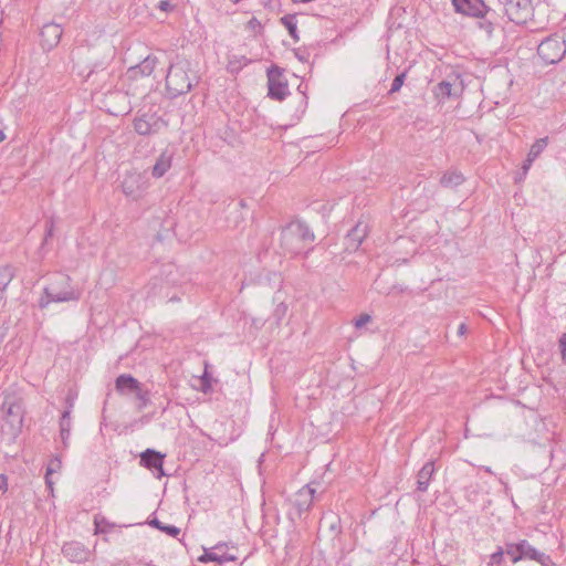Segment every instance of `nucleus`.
Instances as JSON below:
<instances>
[{
  "instance_id": "nucleus-1",
  "label": "nucleus",
  "mask_w": 566,
  "mask_h": 566,
  "mask_svg": "<svg viewBox=\"0 0 566 566\" xmlns=\"http://www.w3.org/2000/svg\"><path fill=\"white\" fill-rule=\"evenodd\" d=\"M315 234L306 222L295 219L284 226L281 230V248L284 253L291 256L301 253L307 254L313 250Z\"/></svg>"
},
{
  "instance_id": "nucleus-2",
  "label": "nucleus",
  "mask_w": 566,
  "mask_h": 566,
  "mask_svg": "<svg viewBox=\"0 0 566 566\" xmlns=\"http://www.w3.org/2000/svg\"><path fill=\"white\" fill-rule=\"evenodd\" d=\"M80 295V291L71 285V277L69 275L56 273L44 287L43 295L39 300V306L44 308L51 302L77 301Z\"/></svg>"
},
{
  "instance_id": "nucleus-3",
  "label": "nucleus",
  "mask_w": 566,
  "mask_h": 566,
  "mask_svg": "<svg viewBox=\"0 0 566 566\" xmlns=\"http://www.w3.org/2000/svg\"><path fill=\"white\" fill-rule=\"evenodd\" d=\"M189 65L187 60L178 56L175 62L170 63L166 75V88L170 97L175 98L191 90L192 83L188 76Z\"/></svg>"
},
{
  "instance_id": "nucleus-4",
  "label": "nucleus",
  "mask_w": 566,
  "mask_h": 566,
  "mask_svg": "<svg viewBox=\"0 0 566 566\" xmlns=\"http://www.w3.org/2000/svg\"><path fill=\"white\" fill-rule=\"evenodd\" d=\"M507 19L516 24H525L533 15L531 0H497Z\"/></svg>"
},
{
  "instance_id": "nucleus-5",
  "label": "nucleus",
  "mask_w": 566,
  "mask_h": 566,
  "mask_svg": "<svg viewBox=\"0 0 566 566\" xmlns=\"http://www.w3.org/2000/svg\"><path fill=\"white\" fill-rule=\"evenodd\" d=\"M537 54L547 64H556L566 54V41L557 34L547 36L537 46Z\"/></svg>"
},
{
  "instance_id": "nucleus-6",
  "label": "nucleus",
  "mask_w": 566,
  "mask_h": 566,
  "mask_svg": "<svg viewBox=\"0 0 566 566\" xmlns=\"http://www.w3.org/2000/svg\"><path fill=\"white\" fill-rule=\"evenodd\" d=\"M120 187L126 197L132 200H138L147 191L149 182L145 174L132 170L124 175Z\"/></svg>"
},
{
  "instance_id": "nucleus-7",
  "label": "nucleus",
  "mask_w": 566,
  "mask_h": 566,
  "mask_svg": "<svg viewBox=\"0 0 566 566\" xmlns=\"http://www.w3.org/2000/svg\"><path fill=\"white\" fill-rule=\"evenodd\" d=\"M1 412L6 423L10 426L12 434H17L23 423V411L19 399L6 394L1 403Z\"/></svg>"
},
{
  "instance_id": "nucleus-8",
  "label": "nucleus",
  "mask_w": 566,
  "mask_h": 566,
  "mask_svg": "<svg viewBox=\"0 0 566 566\" xmlns=\"http://www.w3.org/2000/svg\"><path fill=\"white\" fill-rule=\"evenodd\" d=\"M268 96L275 101H283L289 94L287 81L283 76V69L273 64L268 69Z\"/></svg>"
},
{
  "instance_id": "nucleus-9",
  "label": "nucleus",
  "mask_w": 566,
  "mask_h": 566,
  "mask_svg": "<svg viewBox=\"0 0 566 566\" xmlns=\"http://www.w3.org/2000/svg\"><path fill=\"white\" fill-rule=\"evenodd\" d=\"M134 129L138 135L149 136L157 134L166 123L157 113H143L135 117Z\"/></svg>"
},
{
  "instance_id": "nucleus-10",
  "label": "nucleus",
  "mask_w": 566,
  "mask_h": 566,
  "mask_svg": "<svg viewBox=\"0 0 566 566\" xmlns=\"http://www.w3.org/2000/svg\"><path fill=\"white\" fill-rule=\"evenodd\" d=\"M369 230L370 227L366 220H358L344 238L345 251L349 253L356 252L368 235Z\"/></svg>"
},
{
  "instance_id": "nucleus-11",
  "label": "nucleus",
  "mask_w": 566,
  "mask_h": 566,
  "mask_svg": "<svg viewBox=\"0 0 566 566\" xmlns=\"http://www.w3.org/2000/svg\"><path fill=\"white\" fill-rule=\"evenodd\" d=\"M455 12L469 17H480L489 12V7L483 0H452Z\"/></svg>"
},
{
  "instance_id": "nucleus-12",
  "label": "nucleus",
  "mask_w": 566,
  "mask_h": 566,
  "mask_svg": "<svg viewBox=\"0 0 566 566\" xmlns=\"http://www.w3.org/2000/svg\"><path fill=\"white\" fill-rule=\"evenodd\" d=\"M62 33L63 30L60 24L53 22L44 24L40 31L43 50L50 51L55 48L61 40Z\"/></svg>"
},
{
  "instance_id": "nucleus-13",
  "label": "nucleus",
  "mask_w": 566,
  "mask_h": 566,
  "mask_svg": "<svg viewBox=\"0 0 566 566\" xmlns=\"http://www.w3.org/2000/svg\"><path fill=\"white\" fill-rule=\"evenodd\" d=\"M315 489L312 484H307L300 489L293 496L292 503L296 509L297 514L301 515L303 512H307L314 501Z\"/></svg>"
},
{
  "instance_id": "nucleus-14",
  "label": "nucleus",
  "mask_w": 566,
  "mask_h": 566,
  "mask_svg": "<svg viewBox=\"0 0 566 566\" xmlns=\"http://www.w3.org/2000/svg\"><path fill=\"white\" fill-rule=\"evenodd\" d=\"M520 552L522 559H532L539 563L542 566H553L551 557L545 553L538 552L527 541H520Z\"/></svg>"
},
{
  "instance_id": "nucleus-15",
  "label": "nucleus",
  "mask_w": 566,
  "mask_h": 566,
  "mask_svg": "<svg viewBox=\"0 0 566 566\" xmlns=\"http://www.w3.org/2000/svg\"><path fill=\"white\" fill-rule=\"evenodd\" d=\"M164 454L153 450V449H146L140 454V463L149 469V470H156L158 472L157 476L160 478L165 475L163 464H164Z\"/></svg>"
},
{
  "instance_id": "nucleus-16",
  "label": "nucleus",
  "mask_w": 566,
  "mask_h": 566,
  "mask_svg": "<svg viewBox=\"0 0 566 566\" xmlns=\"http://www.w3.org/2000/svg\"><path fill=\"white\" fill-rule=\"evenodd\" d=\"M63 555L73 563H83L88 559L90 551L78 542H70L62 547Z\"/></svg>"
},
{
  "instance_id": "nucleus-17",
  "label": "nucleus",
  "mask_w": 566,
  "mask_h": 566,
  "mask_svg": "<svg viewBox=\"0 0 566 566\" xmlns=\"http://www.w3.org/2000/svg\"><path fill=\"white\" fill-rule=\"evenodd\" d=\"M174 154L168 149L164 150L157 158L151 169L154 178H161L171 167Z\"/></svg>"
},
{
  "instance_id": "nucleus-18",
  "label": "nucleus",
  "mask_w": 566,
  "mask_h": 566,
  "mask_svg": "<svg viewBox=\"0 0 566 566\" xmlns=\"http://www.w3.org/2000/svg\"><path fill=\"white\" fill-rule=\"evenodd\" d=\"M223 545H217L213 551H205L203 555L199 557V560L202 563L208 562H218L220 564L234 560L235 557L233 555L221 553Z\"/></svg>"
},
{
  "instance_id": "nucleus-19",
  "label": "nucleus",
  "mask_w": 566,
  "mask_h": 566,
  "mask_svg": "<svg viewBox=\"0 0 566 566\" xmlns=\"http://www.w3.org/2000/svg\"><path fill=\"white\" fill-rule=\"evenodd\" d=\"M434 474V463L432 461L427 462L421 470L418 472L417 489L420 492L428 490L431 478Z\"/></svg>"
},
{
  "instance_id": "nucleus-20",
  "label": "nucleus",
  "mask_w": 566,
  "mask_h": 566,
  "mask_svg": "<svg viewBox=\"0 0 566 566\" xmlns=\"http://www.w3.org/2000/svg\"><path fill=\"white\" fill-rule=\"evenodd\" d=\"M116 389L120 392H135L142 385L130 375H120L115 382Z\"/></svg>"
},
{
  "instance_id": "nucleus-21",
  "label": "nucleus",
  "mask_w": 566,
  "mask_h": 566,
  "mask_svg": "<svg viewBox=\"0 0 566 566\" xmlns=\"http://www.w3.org/2000/svg\"><path fill=\"white\" fill-rule=\"evenodd\" d=\"M440 185L443 188H455L464 182V176L459 170H448L440 178Z\"/></svg>"
},
{
  "instance_id": "nucleus-22",
  "label": "nucleus",
  "mask_w": 566,
  "mask_h": 566,
  "mask_svg": "<svg viewBox=\"0 0 566 566\" xmlns=\"http://www.w3.org/2000/svg\"><path fill=\"white\" fill-rule=\"evenodd\" d=\"M142 77V72L138 70V65L130 66L124 78V86H126V94L137 95V88L134 86V83L137 82Z\"/></svg>"
},
{
  "instance_id": "nucleus-23",
  "label": "nucleus",
  "mask_w": 566,
  "mask_h": 566,
  "mask_svg": "<svg viewBox=\"0 0 566 566\" xmlns=\"http://www.w3.org/2000/svg\"><path fill=\"white\" fill-rule=\"evenodd\" d=\"M479 18L482 19L478 22L479 28L485 31L486 34L491 35L496 23L495 10L489 7V12L482 13Z\"/></svg>"
},
{
  "instance_id": "nucleus-24",
  "label": "nucleus",
  "mask_w": 566,
  "mask_h": 566,
  "mask_svg": "<svg viewBox=\"0 0 566 566\" xmlns=\"http://www.w3.org/2000/svg\"><path fill=\"white\" fill-rule=\"evenodd\" d=\"M280 22L286 28L291 38L297 42L300 36L297 31L296 14H285L280 19Z\"/></svg>"
},
{
  "instance_id": "nucleus-25",
  "label": "nucleus",
  "mask_w": 566,
  "mask_h": 566,
  "mask_svg": "<svg viewBox=\"0 0 566 566\" xmlns=\"http://www.w3.org/2000/svg\"><path fill=\"white\" fill-rule=\"evenodd\" d=\"M15 273L14 268L10 264L0 266V292H4Z\"/></svg>"
},
{
  "instance_id": "nucleus-26",
  "label": "nucleus",
  "mask_w": 566,
  "mask_h": 566,
  "mask_svg": "<svg viewBox=\"0 0 566 566\" xmlns=\"http://www.w3.org/2000/svg\"><path fill=\"white\" fill-rule=\"evenodd\" d=\"M433 94L439 101H446L452 96V84L448 81H441L434 86Z\"/></svg>"
},
{
  "instance_id": "nucleus-27",
  "label": "nucleus",
  "mask_w": 566,
  "mask_h": 566,
  "mask_svg": "<svg viewBox=\"0 0 566 566\" xmlns=\"http://www.w3.org/2000/svg\"><path fill=\"white\" fill-rule=\"evenodd\" d=\"M157 64V57L153 55H148L145 57L138 65V70L142 72V78L149 76Z\"/></svg>"
},
{
  "instance_id": "nucleus-28",
  "label": "nucleus",
  "mask_w": 566,
  "mask_h": 566,
  "mask_svg": "<svg viewBox=\"0 0 566 566\" xmlns=\"http://www.w3.org/2000/svg\"><path fill=\"white\" fill-rule=\"evenodd\" d=\"M61 465H62L61 460L57 457H55L49 461L48 467H46V474H45V483L49 489H52V485H53L51 475L53 473L59 472L61 469Z\"/></svg>"
},
{
  "instance_id": "nucleus-29",
  "label": "nucleus",
  "mask_w": 566,
  "mask_h": 566,
  "mask_svg": "<svg viewBox=\"0 0 566 566\" xmlns=\"http://www.w3.org/2000/svg\"><path fill=\"white\" fill-rule=\"evenodd\" d=\"M548 145V137H543L536 139L530 148L528 156L534 158L535 160L541 156V154L545 150Z\"/></svg>"
},
{
  "instance_id": "nucleus-30",
  "label": "nucleus",
  "mask_w": 566,
  "mask_h": 566,
  "mask_svg": "<svg viewBox=\"0 0 566 566\" xmlns=\"http://www.w3.org/2000/svg\"><path fill=\"white\" fill-rule=\"evenodd\" d=\"M177 272V268L175 264H165L161 269V276H164L165 281L168 284H177L178 280L175 277V273Z\"/></svg>"
},
{
  "instance_id": "nucleus-31",
  "label": "nucleus",
  "mask_w": 566,
  "mask_h": 566,
  "mask_svg": "<svg viewBox=\"0 0 566 566\" xmlns=\"http://www.w3.org/2000/svg\"><path fill=\"white\" fill-rule=\"evenodd\" d=\"M134 394L138 400L137 408L139 410L144 409L149 403V392L140 386Z\"/></svg>"
},
{
  "instance_id": "nucleus-32",
  "label": "nucleus",
  "mask_w": 566,
  "mask_h": 566,
  "mask_svg": "<svg viewBox=\"0 0 566 566\" xmlns=\"http://www.w3.org/2000/svg\"><path fill=\"white\" fill-rule=\"evenodd\" d=\"M505 553L512 558L513 563L521 560L520 542L506 544Z\"/></svg>"
},
{
  "instance_id": "nucleus-33",
  "label": "nucleus",
  "mask_w": 566,
  "mask_h": 566,
  "mask_svg": "<svg viewBox=\"0 0 566 566\" xmlns=\"http://www.w3.org/2000/svg\"><path fill=\"white\" fill-rule=\"evenodd\" d=\"M405 80H406V72H401L398 75H396V77L394 78V81L391 83L389 94L397 93L403 85Z\"/></svg>"
},
{
  "instance_id": "nucleus-34",
  "label": "nucleus",
  "mask_w": 566,
  "mask_h": 566,
  "mask_svg": "<svg viewBox=\"0 0 566 566\" xmlns=\"http://www.w3.org/2000/svg\"><path fill=\"white\" fill-rule=\"evenodd\" d=\"M71 430V411L65 410L60 420V431Z\"/></svg>"
},
{
  "instance_id": "nucleus-35",
  "label": "nucleus",
  "mask_w": 566,
  "mask_h": 566,
  "mask_svg": "<svg viewBox=\"0 0 566 566\" xmlns=\"http://www.w3.org/2000/svg\"><path fill=\"white\" fill-rule=\"evenodd\" d=\"M247 28L252 30L255 34H261L263 32V25L255 17L248 21Z\"/></svg>"
},
{
  "instance_id": "nucleus-36",
  "label": "nucleus",
  "mask_w": 566,
  "mask_h": 566,
  "mask_svg": "<svg viewBox=\"0 0 566 566\" xmlns=\"http://www.w3.org/2000/svg\"><path fill=\"white\" fill-rule=\"evenodd\" d=\"M160 531L165 532L166 534H168L172 537L178 536L180 533V528H178L174 525H165V524H163V526L160 527Z\"/></svg>"
},
{
  "instance_id": "nucleus-37",
  "label": "nucleus",
  "mask_w": 566,
  "mask_h": 566,
  "mask_svg": "<svg viewBox=\"0 0 566 566\" xmlns=\"http://www.w3.org/2000/svg\"><path fill=\"white\" fill-rule=\"evenodd\" d=\"M562 360L566 364V333H564L558 340Z\"/></svg>"
},
{
  "instance_id": "nucleus-38",
  "label": "nucleus",
  "mask_w": 566,
  "mask_h": 566,
  "mask_svg": "<svg viewBox=\"0 0 566 566\" xmlns=\"http://www.w3.org/2000/svg\"><path fill=\"white\" fill-rule=\"evenodd\" d=\"M503 549L502 548H499L495 553H493L491 556H490V564H500L502 562V558H503Z\"/></svg>"
},
{
  "instance_id": "nucleus-39",
  "label": "nucleus",
  "mask_w": 566,
  "mask_h": 566,
  "mask_svg": "<svg viewBox=\"0 0 566 566\" xmlns=\"http://www.w3.org/2000/svg\"><path fill=\"white\" fill-rule=\"evenodd\" d=\"M53 228H54L53 219L48 220L45 222V238H44V242H46L48 239L53 235Z\"/></svg>"
},
{
  "instance_id": "nucleus-40",
  "label": "nucleus",
  "mask_w": 566,
  "mask_h": 566,
  "mask_svg": "<svg viewBox=\"0 0 566 566\" xmlns=\"http://www.w3.org/2000/svg\"><path fill=\"white\" fill-rule=\"evenodd\" d=\"M534 161L535 159L527 155L526 159L523 161L522 165L523 175H526L528 172Z\"/></svg>"
},
{
  "instance_id": "nucleus-41",
  "label": "nucleus",
  "mask_w": 566,
  "mask_h": 566,
  "mask_svg": "<svg viewBox=\"0 0 566 566\" xmlns=\"http://www.w3.org/2000/svg\"><path fill=\"white\" fill-rule=\"evenodd\" d=\"M294 54L301 62H306L308 59V53L305 50L296 49L294 50Z\"/></svg>"
},
{
  "instance_id": "nucleus-42",
  "label": "nucleus",
  "mask_w": 566,
  "mask_h": 566,
  "mask_svg": "<svg viewBox=\"0 0 566 566\" xmlns=\"http://www.w3.org/2000/svg\"><path fill=\"white\" fill-rule=\"evenodd\" d=\"M287 313V306L284 303H281L276 310H275V316L277 318H281L282 316H285Z\"/></svg>"
},
{
  "instance_id": "nucleus-43",
  "label": "nucleus",
  "mask_w": 566,
  "mask_h": 566,
  "mask_svg": "<svg viewBox=\"0 0 566 566\" xmlns=\"http://www.w3.org/2000/svg\"><path fill=\"white\" fill-rule=\"evenodd\" d=\"M8 491V478L4 474H0V493L4 494Z\"/></svg>"
},
{
  "instance_id": "nucleus-44",
  "label": "nucleus",
  "mask_w": 566,
  "mask_h": 566,
  "mask_svg": "<svg viewBox=\"0 0 566 566\" xmlns=\"http://www.w3.org/2000/svg\"><path fill=\"white\" fill-rule=\"evenodd\" d=\"M172 8H174L172 4L168 0H161L158 3V9L161 11H168V10H171Z\"/></svg>"
},
{
  "instance_id": "nucleus-45",
  "label": "nucleus",
  "mask_w": 566,
  "mask_h": 566,
  "mask_svg": "<svg viewBox=\"0 0 566 566\" xmlns=\"http://www.w3.org/2000/svg\"><path fill=\"white\" fill-rule=\"evenodd\" d=\"M209 387H210V385H209V375H208V373L206 371V373L203 374V376H202V390H203V391H207Z\"/></svg>"
},
{
  "instance_id": "nucleus-46",
  "label": "nucleus",
  "mask_w": 566,
  "mask_h": 566,
  "mask_svg": "<svg viewBox=\"0 0 566 566\" xmlns=\"http://www.w3.org/2000/svg\"><path fill=\"white\" fill-rule=\"evenodd\" d=\"M355 322V328L357 332H360L363 328H365L366 324L369 321H354Z\"/></svg>"
},
{
  "instance_id": "nucleus-47",
  "label": "nucleus",
  "mask_w": 566,
  "mask_h": 566,
  "mask_svg": "<svg viewBox=\"0 0 566 566\" xmlns=\"http://www.w3.org/2000/svg\"><path fill=\"white\" fill-rule=\"evenodd\" d=\"M465 333H467V325L464 323L459 324L458 327H457V334L459 336H462Z\"/></svg>"
},
{
  "instance_id": "nucleus-48",
  "label": "nucleus",
  "mask_w": 566,
  "mask_h": 566,
  "mask_svg": "<svg viewBox=\"0 0 566 566\" xmlns=\"http://www.w3.org/2000/svg\"><path fill=\"white\" fill-rule=\"evenodd\" d=\"M60 433H61V439H62L64 446H66V441L70 438L71 430H67L66 432L65 431H60Z\"/></svg>"
},
{
  "instance_id": "nucleus-49",
  "label": "nucleus",
  "mask_w": 566,
  "mask_h": 566,
  "mask_svg": "<svg viewBox=\"0 0 566 566\" xmlns=\"http://www.w3.org/2000/svg\"><path fill=\"white\" fill-rule=\"evenodd\" d=\"M96 69H97V66H95L94 69H92V70L88 72V74L86 75V80H87V81H90V80L93 77V75L97 73V70H96Z\"/></svg>"
},
{
  "instance_id": "nucleus-50",
  "label": "nucleus",
  "mask_w": 566,
  "mask_h": 566,
  "mask_svg": "<svg viewBox=\"0 0 566 566\" xmlns=\"http://www.w3.org/2000/svg\"><path fill=\"white\" fill-rule=\"evenodd\" d=\"M150 525H153V526L157 527L158 530H160V527L163 526V523L155 518V520H153L150 522Z\"/></svg>"
},
{
  "instance_id": "nucleus-51",
  "label": "nucleus",
  "mask_w": 566,
  "mask_h": 566,
  "mask_svg": "<svg viewBox=\"0 0 566 566\" xmlns=\"http://www.w3.org/2000/svg\"><path fill=\"white\" fill-rule=\"evenodd\" d=\"M396 290H397V293L403 292V289H402V287H399V289H398L397 286H392V289H391L388 293H389V294L395 293V292H396Z\"/></svg>"
},
{
  "instance_id": "nucleus-52",
  "label": "nucleus",
  "mask_w": 566,
  "mask_h": 566,
  "mask_svg": "<svg viewBox=\"0 0 566 566\" xmlns=\"http://www.w3.org/2000/svg\"><path fill=\"white\" fill-rule=\"evenodd\" d=\"M356 318H361V319H365V318H371V316L367 313H361L360 315H358Z\"/></svg>"
},
{
  "instance_id": "nucleus-53",
  "label": "nucleus",
  "mask_w": 566,
  "mask_h": 566,
  "mask_svg": "<svg viewBox=\"0 0 566 566\" xmlns=\"http://www.w3.org/2000/svg\"><path fill=\"white\" fill-rule=\"evenodd\" d=\"M483 470L489 474H493V471L490 467H483Z\"/></svg>"
},
{
  "instance_id": "nucleus-54",
  "label": "nucleus",
  "mask_w": 566,
  "mask_h": 566,
  "mask_svg": "<svg viewBox=\"0 0 566 566\" xmlns=\"http://www.w3.org/2000/svg\"><path fill=\"white\" fill-rule=\"evenodd\" d=\"M4 138H6V135H4V133L0 129V143H1L2 140H4Z\"/></svg>"
},
{
  "instance_id": "nucleus-55",
  "label": "nucleus",
  "mask_w": 566,
  "mask_h": 566,
  "mask_svg": "<svg viewBox=\"0 0 566 566\" xmlns=\"http://www.w3.org/2000/svg\"><path fill=\"white\" fill-rule=\"evenodd\" d=\"M101 72L103 73V75H106V76H108V75H109V73H108V72H105V69H104V67H102V69H101Z\"/></svg>"
},
{
  "instance_id": "nucleus-56",
  "label": "nucleus",
  "mask_w": 566,
  "mask_h": 566,
  "mask_svg": "<svg viewBox=\"0 0 566 566\" xmlns=\"http://www.w3.org/2000/svg\"><path fill=\"white\" fill-rule=\"evenodd\" d=\"M294 3H301L300 0H292Z\"/></svg>"
}]
</instances>
